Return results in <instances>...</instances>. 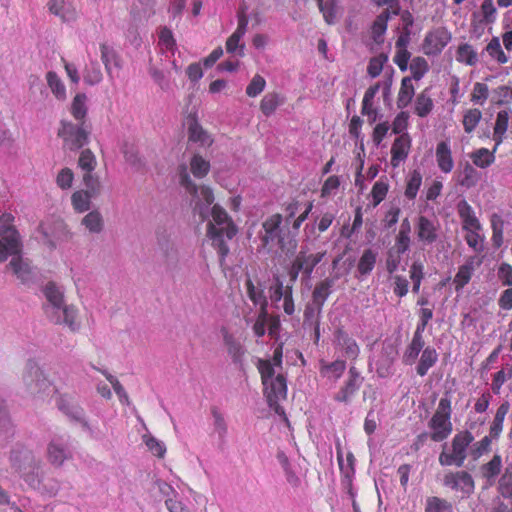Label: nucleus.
<instances>
[{"instance_id":"f257e3e1","label":"nucleus","mask_w":512,"mask_h":512,"mask_svg":"<svg viewBox=\"0 0 512 512\" xmlns=\"http://www.w3.org/2000/svg\"><path fill=\"white\" fill-rule=\"evenodd\" d=\"M44 295L47 304L44 311L47 318L57 325H65L71 332H77L80 329L78 320V309L74 305H67L64 301V294L53 283H48L44 288Z\"/></svg>"},{"instance_id":"f03ea898","label":"nucleus","mask_w":512,"mask_h":512,"mask_svg":"<svg viewBox=\"0 0 512 512\" xmlns=\"http://www.w3.org/2000/svg\"><path fill=\"white\" fill-rule=\"evenodd\" d=\"M0 262L12 256L8 268L22 282L25 283L31 279V267L21 255V243L18 232L12 226L0 225Z\"/></svg>"},{"instance_id":"7ed1b4c3","label":"nucleus","mask_w":512,"mask_h":512,"mask_svg":"<svg viewBox=\"0 0 512 512\" xmlns=\"http://www.w3.org/2000/svg\"><path fill=\"white\" fill-rule=\"evenodd\" d=\"M283 223V217L275 213L267 217L262 223L260 240L262 247L270 250L277 245L283 252H294L297 247L296 233Z\"/></svg>"},{"instance_id":"20e7f679","label":"nucleus","mask_w":512,"mask_h":512,"mask_svg":"<svg viewBox=\"0 0 512 512\" xmlns=\"http://www.w3.org/2000/svg\"><path fill=\"white\" fill-rule=\"evenodd\" d=\"M257 368L261 375L264 395L269 407L278 415H285L284 409L279 405V401L286 399L287 396L286 378L280 373L275 376L276 367L270 360L259 359Z\"/></svg>"},{"instance_id":"39448f33","label":"nucleus","mask_w":512,"mask_h":512,"mask_svg":"<svg viewBox=\"0 0 512 512\" xmlns=\"http://www.w3.org/2000/svg\"><path fill=\"white\" fill-rule=\"evenodd\" d=\"M212 220L208 223L207 235L212 241V245L217 248L220 255V263L223 264L225 257L229 253L227 240H231L237 233L227 212L219 205H214L211 210Z\"/></svg>"},{"instance_id":"423d86ee","label":"nucleus","mask_w":512,"mask_h":512,"mask_svg":"<svg viewBox=\"0 0 512 512\" xmlns=\"http://www.w3.org/2000/svg\"><path fill=\"white\" fill-rule=\"evenodd\" d=\"M451 401L447 397L440 399L438 407L428 426L432 430L430 438L435 442H441L448 438L452 432L451 417Z\"/></svg>"},{"instance_id":"0eeeda50","label":"nucleus","mask_w":512,"mask_h":512,"mask_svg":"<svg viewBox=\"0 0 512 512\" xmlns=\"http://www.w3.org/2000/svg\"><path fill=\"white\" fill-rule=\"evenodd\" d=\"M179 183L185 190L197 200L195 209L199 210V214L204 220L207 217V211L200 204L203 202L206 208H208L214 201V195L212 190L207 186H197L190 178L186 165L182 164L178 168Z\"/></svg>"},{"instance_id":"6e6552de","label":"nucleus","mask_w":512,"mask_h":512,"mask_svg":"<svg viewBox=\"0 0 512 512\" xmlns=\"http://www.w3.org/2000/svg\"><path fill=\"white\" fill-rule=\"evenodd\" d=\"M22 380L27 391L32 395L49 394L53 390L51 382L44 372L32 361L27 362L22 374Z\"/></svg>"},{"instance_id":"1a4fd4ad","label":"nucleus","mask_w":512,"mask_h":512,"mask_svg":"<svg viewBox=\"0 0 512 512\" xmlns=\"http://www.w3.org/2000/svg\"><path fill=\"white\" fill-rule=\"evenodd\" d=\"M89 129L85 122L79 125L62 121L58 136L63 139L64 146L70 150H78L88 143Z\"/></svg>"},{"instance_id":"9d476101","label":"nucleus","mask_w":512,"mask_h":512,"mask_svg":"<svg viewBox=\"0 0 512 512\" xmlns=\"http://www.w3.org/2000/svg\"><path fill=\"white\" fill-rule=\"evenodd\" d=\"M157 246L161 261L167 267H174L179 260V252L172 234L162 228L156 231Z\"/></svg>"},{"instance_id":"9b49d317","label":"nucleus","mask_w":512,"mask_h":512,"mask_svg":"<svg viewBox=\"0 0 512 512\" xmlns=\"http://www.w3.org/2000/svg\"><path fill=\"white\" fill-rule=\"evenodd\" d=\"M46 455L52 466L61 467L72 457L68 437L54 436L47 445Z\"/></svg>"},{"instance_id":"f8f14e48","label":"nucleus","mask_w":512,"mask_h":512,"mask_svg":"<svg viewBox=\"0 0 512 512\" xmlns=\"http://www.w3.org/2000/svg\"><path fill=\"white\" fill-rule=\"evenodd\" d=\"M9 461L11 467L19 474L26 470L40 468L41 461L35 457L32 451L17 446L10 452Z\"/></svg>"},{"instance_id":"ddd939ff","label":"nucleus","mask_w":512,"mask_h":512,"mask_svg":"<svg viewBox=\"0 0 512 512\" xmlns=\"http://www.w3.org/2000/svg\"><path fill=\"white\" fill-rule=\"evenodd\" d=\"M443 484L455 491H460L465 495L474 492V480L466 471L449 472L443 478Z\"/></svg>"},{"instance_id":"4468645a","label":"nucleus","mask_w":512,"mask_h":512,"mask_svg":"<svg viewBox=\"0 0 512 512\" xmlns=\"http://www.w3.org/2000/svg\"><path fill=\"white\" fill-rule=\"evenodd\" d=\"M451 40V34L444 28H438L429 32L423 43L426 55H437Z\"/></svg>"},{"instance_id":"2eb2a0df","label":"nucleus","mask_w":512,"mask_h":512,"mask_svg":"<svg viewBox=\"0 0 512 512\" xmlns=\"http://www.w3.org/2000/svg\"><path fill=\"white\" fill-rule=\"evenodd\" d=\"M335 346L349 359H356L359 355V346L356 340L343 328H337L334 332Z\"/></svg>"},{"instance_id":"dca6fc26","label":"nucleus","mask_w":512,"mask_h":512,"mask_svg":"<svg viewBox=\"0 0 512 512\" xmlns=\"http://www.w3.org/2000/svg\"><path fill=\"white\" fill-rule=\"evenodd\" d=\"M325 255V252H318L315 254H308L303 248L296 255L294 261L302 270V274L306 279H309L315 266L320 263Z\"/></svg>"},{"instance_id":"f3484780","label":"nucleus","mask_w":512,"mask_h":512,"mask_svg":"<svg viewBox=\"0 0 512 512\" xmlns=\"http://www.w3.org/2000/svg\"><path fill=\"white\" fill-rule=\"evenodd\" d=\"M411 146V138L408 134L397 137L391 147V165L397 167L401 161L407 158Z\"/></svg>"},{"instance_id":"a211bd4d","label":"nucleus","mask_w":512,"mask_h":512,"mask_svg":"<svg viewBox=\"0 0 512 512\" xmlns=\"http://www.w3.org/2000/svg\"><path fill=\"white\" fill-rule=\"evenodd\" d=\"M397 355L393 346L384 347L382 355L377 362L376 373L381 378H386L392 374V365Z\"/></svg>"},{"instance_id":"6ab92c4d","label":"nucleus","mask_w":512,"mask_h":512,"mask_svg":"<svg viewBox=\"0 0 512 512\" xmlns=\"http://www.w3.org/2000/svg\"><path fill=\"white\" fill-rule=\"evenodd\" d=\"M417 236L420 241L431 244L437 240L435 223L425 216H420L417 223Z\"/></svg>"},{"instance_id":"aec40b11","label":"nucleus","mask_w":512,"mask_h":512,"mask_svg":"<svg viewBox=\"0 0 512 512\" xmlns=\"http://www.w3.org/2000/svg\"><path fill=\"white\" fill-rule=\"evenodd\" d=\"M335 283L333 278H326L319 282L312 293L313 305L317 306L318 313H321L322 307L331 294V289Z\"/></svg>"},{"instance_id":"412c9836","label":"nucleus","mask_w":512,"mask_h":512,"mask_svg":"<svg viewBox=\"0 0 512 512\" xmlns=\"http://www.w3.org/2000/svg\"><path fill=\"white\" fill-rule=\"evenodd\" d=\"M346 370V363L343 360H335L331 363L321 361L320 375L331 382H336Z\"/></svg>"},{"instance_id":"4be33fe9","label":"nucleus","mask_w":512,"mask_h":512,"mask_svg":"<svg viewBox=\"0 0 512 512\" xmlns=\"http://www.w3.org/2000/svg\"><path fill=\"white\" fill-rule=\"evenodd\" d=\"M458 213L463 223L464 230H480L481 225L476 218L472 207L465 201L458 204Z\"/></svg>"},{"instance_id":"5701e85b","label":"nucleus","mask_w":512,"mask_h":512,"mask_svg":"<svg viewBox=\"0 0 512 512\" xmlns=\"http://www.w3.org/2000/svg\"><path fill=\"white\" fill-rule=\"evenodd\" d=\"M436 160L439 169L444 173H449L454 167L451 149L447 142H440L436 148Z\"/></svg>"},{"instance_id":"b1692460","label":"nucleus","mask_w":512,"mask_h":512,"mask_svg":"<svg viewBox=\"0 0 512 512\" xmlns=\"http://www.w3.org/2000/svg\"><path fill=\"white\" fill-rule=\"evenodd\" d=\"M473 441V436L469 432H462L453 438L452 441V452L455 454V456L458 457L459 462L465 461L467 455H466V449L469 446V444Z\"/></svg>"},{"instance_id":"393cba45","label":"nucleus","mask_w":512,"mask_h":512,"mask_svg":"<svg viewBox=\"0 0 512 512\" xmlns=\"http://www.w3.org/2000/svg\"><path fill=\"white\" fill-rule=\"evenodd\" d=\"M376 261L377 252L370 248L365 249L357 264L359 277H365L369 275L373 271Z\"/></svg>"},{"instance_id":"a878e982","label":"nucleus","mask_w":512,"mask_h":512,"mask_svg":"<svg viewBox=\"0 0 512 512\" xmlns=\"http://www.w3.org/2000/svg\"><path fill=\"white\" fill-rule=\"evenodd\" d=\"M81 224L92 234H100L104 230V219L98 210L87 213L82 218Z\"/></svg>"},{"instance_id":"bb28decb","label":"nucleus","mask_w":512,"mask_h":512,"mask_svg":"<svg viewBox=\"0 0 512 512\" xmlns=\"http://www.w3.org/2000/svg\"><path fill=\"white\" fill-rule=\"evenodd\" d=\"M415 94V88L412 84V78L411 77H404L401 81L400 90L398 92L397 97V107L399 109H403L407 107Z\"/></svg>"},{"instance_id":"cd10ccee","label":"nucleus","mask_w":512,"mask_h":512,"mask_svg":"<svg viewBox=\"0 0 512 512\" xmlns=\"http://www.w3.org/2000/svg\"><path fill=\"white\" fill-rule=\"evenodd\" d=\"M424 345L425 342L423 336L420 334H414L411 343L408 345L406 351L403 354V362L406 365H412L417 359Z\"/></svg>"},{"instance_id":"c85d7f7f","label":"nucleus","mask_w":512,"mask_h":512,"mask_svg":"<svg viewBox=\"0 0 512 512\" xmlns=\"http://www.w3.org/2000/svg\"><path fill=\"white\" fill-rule=\"evenodd\" d=\"M434 107L433 100L429 94V89L426 88L420 92L415 100V113L419 117H426L429 115Z\"/></svg>"},{"instance_id":"c756f323","label":"nucleus","mask_w":512,"mask_h":512,"mask_svg":"<svg viewBox=\"0 0 512 512\" xmlns=\"http://www.w3.org/2000/svg\"><path fill=\"white\" fill-rule=\"evenodd\" d=\"M438 360V354L432 347H426L420 357L419 364L416 368L417 374L425 376L428 370L435 365Z\"/></svg>"},{"instance_id":"7c9ffc66","label":"nucleus","mask_w":512,"mask_h":512,"mask_svg":"<svg viewBox=\"0 0 512 512\" xmlns=\"http://www.w3.org/2000/svg\"><path fill=\"white\" fill-rule=\"evenodd\" d=\"M502 460L499 455H494L493 458L481 467V474L487 481L492 484L495 478L501 471Z\"/></svg>"},{"instance_id":"2f4dec72","label":"nucleus","mask_w":512,"mask_h":512,"mask_svg":"<svg viewBox=\"0 0 512 512\" xmlns=\"http://www.w3.org/2000/svg\"><path fill=\"white\" fill-rule=\"evenodd\" d=\"M510 405L508 402L502 403L495 414L494 420L490 427V436L497 438L503 430V422L509 411Z\"/></svg>"},{"instance_id":"473e14b6","label":"nucleus","mask_w":512,"mask_h":512,"mask_svg":"<svg viewBox=\"0 0 512 512\" xmlns=\"http://www.w3.org/2000/svg\"><path fill=\"white\" fill-rule=\"evenodd\" d=\"M93 198V196H90L84 190H78L72 194L71 203L76 212L84 213L90 210L91 199Z\"/></svg>"},{"instance_id":"72a5a7b5","label":"nucleus","mask_w":512,"mask_h":512,"mask_svg":"<svg viewBox=\"0 0 512 512\" xmlns=\"http://www.w3.org/2000/svg\"><path fill=\"white\" fill-rule=\"evenodd\" d=\"M425 512H453V507L446 499L430 496L426 499Z\"/></svg>"},{"instance_id":"f704fd0d","label":"nucleus","mask_w":512,"mask_h":512,"mask_svg":"<svg viewBox=\"0 0 512 512\" xmlns=\"http://www.w3.org/2000/svg\"><path fill=\"white\" fill-rule=\"evenodd\" d=\"M456 59L458 62L465 63L470 66L475 65L478 61L476 51L470 44L467 43H464L458 47Z\"/></svg>"},{"instance_id":"c9c22d12","label":"nucleus","mask_w":512,"mask_h":512,"mask_svg":"<svg viewBox=\"0 0 512 512\" xmlns=\"http://www.w3.org/2000/svg\"><path fill=\"white\" fill-rule=\"evenodd\" d=\"M83 184L86 188L84 191L94 198H97L102 192V183L99 177L93 173L83 174Z\"/></svg>"},{"instance_id":"e433bc0d","label":"nucleus","mask_w":512,"mask_h":512,"mask_svg":"<svg viewBox=\"0 0 512 512\" xmlns=\"http://www.w3.org/2000/svg\"><path fill=\"white\" fill-rule=\"evenodd\" d=\"M282 103L283 99L280 98L279 94L268 93L261 100L260 109L265 116H270Z\"/></svg>"},{"instance_id":"4c0bfd02","label":"nucleus","mask_w":512,"mask_h":512,"mask_svg":"<svg viewBox=\"0 0 512 512\" xmlns=\"http://www.w3.org/2000/svg\"><path fill=\"white\" fill-rule=\"evenodd\" d=\"M46 80L55 97L59 100H64L66 98V89L58 75L53 71H49L46 75Z\"/></svg>"},{"instance_id":"58836bf2","label":"nucleus","mask_w":512,"mask_h":512,"mask_svg":"<svg viewBox=\"0 0 512 512\" xmlns=\"http://www.w3.org/2000/svg\"><path fill=\"white\" fill-rule=\"evenodd\" d=\"M498 490L504 498L512 497V464L506 466L499 479Z\"/></svg>"},{"instance_id":"ea45409f","label":"nucleus","mask_w":512,"mask_h":512,"mask_svg":"<svg viewBox=\"0 0 512 512\" xmlns=\"http://www.w3.org/2000/svg\"><path fill=\"white\" fill-rule=\"evenodd\" d=\"M87 97L85 94H77L71 105V113L73 117L81 122H84V118L87 114V106H86Z\"/></svg>"},{"instance_id":"a19ab883","label":"nucleus","mask_w":512,"mask_h":512,"mask_svg":"<svg viewBox=\"0 0 512 512\" xmlns=\"http://www.w3.org/2000/svg\"><path fill=\"white\" fill-rule=\"evenodd\" d=\"M192 174L197 178L205 177L210 170V163L200 155H194L190 161Z\"/></svg>"},{"instance_id":"79ce46f5","label":"nucleus","mask_w":512,"mask_h":512,"mask_svg":"<svg viewBox=\"0 0 512 512\" xmlns=\"http://www.w3.org/2000/svg\"><path fill=\"white\" fill-rule=\"evenodd\" d=\"M482 119V112L477 109H468L463 116V126L466 133L474 131L480 120Z\"/></svg>"},{"instance_id":"37998d69","label":"nucleus","mask_w":512,"mask_h":512,"mask_svg":"<svg viewBox=\"0 0 512 512\" xmlns=\"http://www.w3.org/2000/svg\"><path fill=\"white\" fill-rule=\"evenodd\" d=\"M486 51L492 58L496 59L498 63L505 64L508 58L502 50L500 40L498 37H493L486 46Z\"/></svg>"},{"instance_id":"c03bdc74","label":"nucleus","mask_w":512,"mask_h":512,"mask_svg":"<svg viewBox=\"0 0 512 512\" xmlns=\"http://www.w3.org/2000/svg\"><path fill=\"white\" fill-rule=\"evenodd\" d=\"M422 183V175L419 171L414 170L408 177L405 189V196L408 199H414Z\"/></svg>"},{"instance_id":"a18cd8bd","label":"nucleus","mask_w":512,"mask_h":512,"mask_svg":"<svg viewBox=\"0 0 512 512\" xmlns=\"http://www.w3.org/2000/svg\"><path fill=\"white\" fill-rule=\"evenodd\" d=\"M412 79L419 81L429 70L428 62L423 57H415L410 63Z\"/></svg>"},{"instance_id":"49530a36","label":"nucleus","mask_w":512,"mask_h":512,"mask_svg":"<svg viewBox=\"0 0 512 512\" xmlns=\"http://www.w3.org/2000/svg\"><path fill=\"white\" fill-rule=\"evenodd\" d=\"M477 180V171L474 169L472 165L466 163L462 172L459 175L458 183L461 186L470 188L476 185Z\"/></svg>"},{"instance_id":"de8ad7c7","label":"nucleus","mask_w":512,"mask_h":512,"mask_svg":"<svg viewBox=\"0 0 512 512\" xmlns=\"http://www.w3.org/2000/svg\"><path fill=\"white\" fill-rule=\"evenodd\" d=\"M472 273V263H466L459 267V270L454 277V284L456 290L462 289L470 281Z\"/></svg>"},{"instance_id":"09e8293b","label":"nucleus","mask_w":512,"mask_h":512,"mask_svg":"<svg viewBox=\"0 0 512 512\" xmlns=\"http://www.w3.org/2000/svg\"><path fill=\"white\" fill-rule=\"evenodd\" d=\"M320 11L323 14V17L327 24L331 25L335 23L338 16V8L336 5V0H327L326 2H322L318 4Z\"/></svg>"},{"instance_id":"8fccbe9b","label":"nucleus","mask_w":512,"mask_h":512,"mask_svg":"<svg viewBox=\"0 0 512 512\" xmlns=\"http://www.w3.org/2000/svg\"><path fill=\"white\" fill-rule=\"evenodd\" d=\"M58 407L62 410L66 415L71 417L72 419L78 422H84V412L83 409L77 405H73L67 402L65 399H60L58 401Z\"/></svg>"},{"instance_id":"3c124183","label":"nucleus","mask_w":512,"mask_h":512,"mask_svg":"<svg viewBox=\"0 0 512 512\" xmlns=\"http://www.w3.org/2000/svg\"><path fill=\"white\" fill-rule=\"evenodd\" d=\"M473 163L480 167L486 168L494 161V155L486 148H480L472 153L471 155Z\"/></svg>"},{"instance_id":"603ef678","label":"nucleus","mask_w":512,"mask_h":512,"mask_svg":"<svg viewBox=\"0 0 512 512\" xmlns=\"http://www.w3.org/2000/svg\"><path fill=\"white\" fill-rule=\"evenodd\" d=\"M389 19V10L386 9L384 12H382L375 20L373 27H372V33L373 38L376 42H381L380 39L383 34L386 31L387 28V21Z\"/></svg>"},{"instance_id":"864d4df0","label":"nucleus","mask_w":512,"mask_h":512,"mask_svg":"<svg viewBox=\"0 0 512 512\" xmlns=\"http://www.w3.org/2000/svg\"><path fill=\"white\" fill-rule=\"evenodd\" d=\"M97 165L95 155L90 149H85L81 152L78 159V166L84 173H92Z\"/></svg>"},{"instance_id":"5fc2aeb1","label":"nucleus","mask_w":512,"mask_h":512,"mask_svg":"<svg viewBox=\"0 0 512 512\" xmlns=\"http://www.w3.org/2000/svg\"><path fill=\"white\" fill-rule=\"evenodd\" d=\"M143 441L148 450L155 456L163 458L166 453V447L163 442L159 441L150 434L143 435Z\"/></svg>"},{"instance_id":"6e6d98bb","label":"nucleus","mask_w":512,"mask_h":512,"mask_svg":"<svg viewBox=\"0 0 512 512\" xmlns=\"http://www.w3.org/2000/svg\"><path fill=\"white\" fill-rule=\"evenodd\" d=\"M509 122V113L508 111L502 110L497 114L495 126H494V136L498 138L497 142H500L502 136L506 133Z\"/></svg>"},{"instance_id":"4d7b16f0","label":"nucleus","mask_w":512,"mask_h":512,"mask_svg":"<svg viewBox=\"0 0 512 512\" xmlns=\"http://www.w3.org/2000/svg\"><path fill=\"white\" fill-rule=\"evenodd\" d=\"M189 140L200 142L203 145L211 142L209 135L197 122L189 126Z\"/></svg>"},{"instance_id":"13d9d810","label":"nucleus","mask_w":512,"mask_h":512,"mask_svg":"<svg viewBox=\"0 0 512 512\" xmlns=\"http://www.w3.org/2000/svg\"><path fill=\"white\" fill-rule=\"evenodd\" d=\"M245 286H246V291H247V295H248L249 299L255 305H258L259 303L267 300L266 296L264 295L263 288L256 287L250 278L246 279Z\"/></svg>"},{"instance_id":"bf43d9fd","label":"nucleus","mask_w":512,"mask_h":512,"mask_svg":"<svg viewBox=\"0 0 512 512\" xmlns=\"http://www.w3.org/2000/svg\"><path fill=\"white\" fill-rule=\"evenodd\" d=\"M100 50H101V60L105 66L107 73L110 74L111 64L114 63L116 66L118 65L116 53L112 48H110L106 44H101Z\"/></svg>"},{"instance_id":"052dcab7","label":"nucleus","mask_w":512,"mask_h":512,"mask_svg":"<svg viewBox=\"0 0 512 512\" xmlns=\"http://www.w3.org/2000/svg\"><path fill=\"white\" fill-rule=\"evenodd\" d=\"M212 416L214 431L218 434L220 439H224L226 437L228 428L223 415L216 408H213Z\"/></svg>"},{"instance_id":"680f3d73","label":"nucleus","mask_w":512,"mask_h":512,"mask_svg":"<svg viewBox=\"0 0 512 512\" xmlns=\"http://www.w3.org/2000/svg\"><path fill=\"white\" fill-rule=\"evenodd\" d=\"M84 81L89 85L98 84L102 80V73L97 63L91 62L84 72Z\"/></svg>"},{"instance_id":"e2e57ef3","label":"nucleus","mask_w":512,"mask_h":512,"mask_svg":"<svg viewBox=\"0 0 512 512\" xmlns=\"http://www.w3.org/2000/svg\"><path fill=\"white\" fill-rule=\"evenodd\" d=\"M388 188V183L383 180H379L373 185L371 194L374 206H377L384 200L388 192Z\"/></svg>"},{"instance_id":"0e129e2a","label":"nucleus","mask_w":512,"mask_h":512,"mask_svg":"<svg viewBox=\"0 0 512 512\" xmlns=\"http://www.w3.org/2000/svg\"><path fill=\"white\" fill-rule=\"evenodd\" d=\"M265 85V79L257 74L252 78L251 82L248 84L246 88V94L249 97H256L264 90Z\"/></svg>"},{"instance_id":"69168bd1","label":"nucleus","mask_w":512,"mask_h":512,"mask_svg":"<svg viewBox=\"0 0 512 512\" xmlns=\"http://www.w3.org/2000/svg\"><path fill=\"white\" fill-rule=\"evenodd\" d=\"M74 173L70 168H63L59 171L56 177V183L61 189H69L72 186Z\"/></svg>"},{"instance_id":"338daca9","label":"nucleus","mask_w":512,"mask_h":512,"mask_svg":"<svg viewBox=\"0 0 512 512\" xmlns=\"http://www.w3.org/2000/svg\"><path fill=\"white\" fill-rule=\"evenodd\" d=\"M386 61H387V56L384 54H381L377 57L372 58L369 62L368 68H367L368 74L373 78L379 76L383 69V65Z\"/></svg>"},{"instance_id":"774afa93","label":"nucleus","mask_w":512,"mask_h":512,"mask_svg":"<svg viewBox=\"0 0 512 512\" xmlns=\"http://www.w3.org/2000/svg\"><path fill=\"white\" fill-rule=\"evenodd\" d=\"M39 471L40 468L26 470L25 472L21 473L20 476L30 487L39 490L42 483Z\"/></svg>"}]
</instances>
